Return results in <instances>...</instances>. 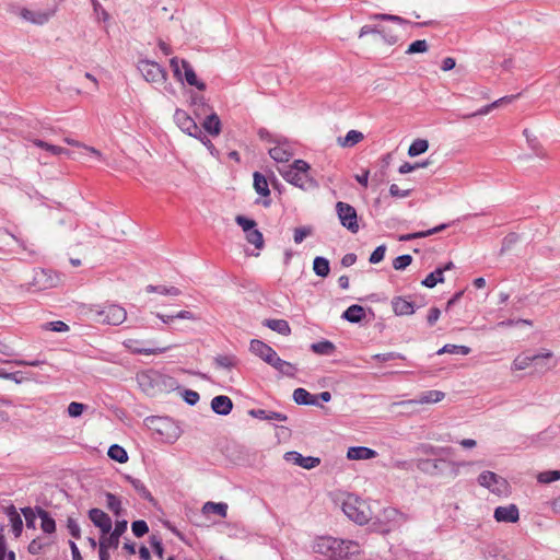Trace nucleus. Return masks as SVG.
I'll use <instances>...</instances> for the list:
<instances>
[{"label":"nucleus","instance_id":"12","mask_svg":"<svg viewBox=\"0 0 560 560\" xmlns=\"http://www.w3.org/2000/svg\"><path fill=\"white\" fill-rule=\"evenodd\" d=\"M58 11V5L52 4L48 7L45 11H32L27 8H21L19 10V15L35 25H44L47 23Z\"/></svg>","mask_w":560,"mask_h":560},{"label":"nucleus","instance_id":"43","mask_svg":"<svg viewBox=\"0 0 560 560\" xmlns=\"http://www.w3.org/2000/svg\"><path fill=\"white\" fill-rule=\"evenodd\" d=\"M471 349L467 346H457V345H445L443 346L436 353L443 354V353H450V354H462L467 355L469 354Z\"/></svg>","mask_w":560,"mask_h":560},{"label":"nucleus","instance_id":"21","mask_svg":"<svg viewBox=\"0 0 560 560\" xmlns=\"http://www.w3.org/2000/svg\"><path fill=\"white\" fill-rule=\"evenodd\" d=\"M189 104L192 107L194 113L197 117L207 115L208 113L213 110L208 100L203 95L198 93H191Z\"/></svg>","mask_w":560,"mask_h":560},{"label":"nucleus","instance_id":"62","mask_svg":"<svg viewBox=\"0 0 560 560\" xmlns=\"http://www.w3.org/2000/svg\"><path fill=\"white\" fill-rule=\"evenodd\" d=\"M385 27L383 26H372V25H363L360 30L359 37H363L369 34H384Z\"/></svg>","mask_w":560,"mask_h":560},{"label":"nucleus","instance_id":"11","mask_svg":"<svg viewBox=\"0 0 560 560\" xmlns=\"http://www.w3.org/2000/svg\"><path fill=\"white\" fill-rule=\"evenodd\" d=\"M464 465L465 463L450 462L444 458L420 459L418 463L420 469L430 474L442 472L444 466H451V471L454 477L459 474V467Z\"/></svg>","mask_w":560,"mask_h":560},{"label":"nucleus","instance_id":"48","mask_svg":"<svg viewBox=\"0 0 560 560\" xmlns=\"http://www.w3.org/2000/svg\"><path fill=\"white\" fill-rule=\"evenodd\" d=\"M370 20H373V21H390V22H395V23H398V24H406V23H408L401 16L393 15V14H386V13H375V14H372V15H370Z\"/></svg>","mask_w":560,"mask_h":560},{"label":"nucleus","instance_id":"37","mask_svg":"<svg viewBox=\"0 0 560 560\" xmlns=\"http://www.w3.org/2000/svg\"><path fill=\"white\" fill-rule=\"evenodd\" d=\"M311 350L319 355H331L336 346L329 340H323L311 345Z\"/></svg>","mask_w":560,"mask_h":560},{"label":"nucleus","instance_id":"6","mask_svg":"<svg viewBox=\"0 0 560 560\" xmlns=\"http://www.w3.org/2000/svg\"><path fill=\"white\" fill-rule=\"evenodd\" d=\"M59 277L49 269H35L28 290L44 291L57 287Z\"/></svg>","mask_w":560,"mask_h":560},{"label":"nucleus","instance_id":"53","mask_svg":"<svg viewBox=\"0 0 560 560\" xmlns=\"http://www.w3.org/2000/svg\"><path fill=\"white\" fill-rule=\"evenodd\" d=\"M131 529L135 536L142 537L149 532V526L144 521L139 520L131 524Z\"/></svg>","mask_w":560,"mask_h":560},{"label":"nucleus","instance_id":"29","mask_svg":"<svg viewBox=\"0 0 560 560\" xmlns=\"http://www.w3.org/2000/svg\"><path fill=\"white\" fill-rule=\"evenodd\" d=\"M252 417L260 420H268V421H285L288 418L284 413L277 412V411H270L265 409H252L248 412Z\"/></svg>","mask_w":560,"mask_h":560},{"label":"nucleus","instance_id":"27","mask_svg":"<svg viewBox=\"0 0 560 560\" xmlns=\"http://www.w3.org/2000/svg\"><path fill=\"white\" fill-rule=\"evenodd\" d=\"M293 400L298 405H304V406H319L318 397L316 395H312L304 388H296L293 392Z\"/></svg>","mask_w":560,"mask_h":560},{"label":"nucleus","instance_id":"59","mask_svg":"<svg viewBox=\"0 0 560 560\" xmlns=\"http://www.w3.org/2000/svg\"><path fill=\"white\" fill-rule=\"evenodd\" d=\"M150 545L153 548V550L156 553V556L160 559H163L164 548H163V545H162V539L159 536H156V535H152L150 537Z\"/></svg>","mask_w":560,"mask_h":560},{"label":"nucleus","instance_id":"5","mask_svg":"<svg viewBox=\"0 0 560 560\" xmlns=\"http://www.w3.org/2000/svg\"><path fill=\"white\" fill-rule=\"evenodd\" d=\"M137 381L144 393L154 395L161 389V385H165L166 381H172V378L158 371L149 370L139 373L137 375Z\"/></svg>","mask_w":560,"mask_h":560},{"label":"nucleus","instance_id":"41","mask_svg":"<svg viewBox=\"0 0 560 560\" xmlns=\"http://www.w3.org/2000/svg\"><path fill=\"white\" fill-rule=\"evenodd\" d=\"M313 270L317 276L322 278L327 277L330 271L328 259L319 256L316 257L313 261Z\"/></svg>","mask_w":560,"mask_h":560},{"label":"nucleus","instance_id":"35","mask_svg":"<svg viewBox=\"0 0 560 560\" xmlns=\"http://www.w3.org/2000/svg\"><path fill=\"white\" fill-rule=\"evenodd\" d=\"M264 325L282 336H289L291 334L290 325L284 319H266Z\"/></svg>","mask_w":560,"mask_h":560},{"label":"nucleus","instance_id":"57","mask_svg":"<svg viewBox=\"0 0 560 560\" xmlns=\"http://www.w3.org/2000/svg\"><path fill=\"white\" fill-rule=\"evenodd\" d=\"M235 222L243 229L245 233L249 230H253V228H256V222L253 219H248L241 214L236 215Z\"/></svg>","mask_w":560,"mask_h":560},{"label":"nucleus","instance_id":"24","mask_svg":"<svg viewBox=\"0 0 560 560\" xmlns=\"http://www.w3.org/2000/svg\"><path fill=\"white\" fill-rule=\"evenodd\" d=\"M393 311L397 316L411 315L415 313V305L402 296H395L392 300Z\"/></svg>","mask_w":560,"mask_h":560},{"label":"nucleus","instance_id":"17","mask_svg":"<svg viewBox=\"0 0 560 560\" xmlns=\"http://www.w3.org/2000/svg\"><path fill=\"white\" fill-rule=\"evenodd\" d=\"M445 397V394L441 390L432 389L424 392L419 395L417 399L404 400L399 402H395V405L404 406V405H413V404H434L441 401Z\"/></svg>","mask_w":560,"mask_h":560},{"label":"nucleus","instance_id":"33","mask_svg":"<svg viewBox=\"0 0 560 560\" xmlns=\"http://www.w3.org/2000/svg\"><path fill=\"white\" fill-rule=\"evenodd\" d=\"M364 316V308L358 304L349 306L342 314V318L350 323H360Z\"/></svg>","mask_w":560,"mask_h":560},{"label":"nucleus","instance_id":"10","mask_svg":"<svg viewBox=\"0 0 560 560\" xmlns=\"http://www.w3.org/2000/svg\"><path fill=\"white\" fill-rule=\"evenodd\" d=\"M478 483L498 495L506 493L509 487V483L504 478L489 470L482 471L478 476Z\"/></svg>","mask_w":560,"mask_h":560},{"label":"nucleus","instance_id":"20","mask_svg":"<svg viewBox=\"0 0 560 560\" xmlns=\"http://www.w3.org/2000/svg\"><path fill=\"white\" fill-rule=\"evenodd\" d=\"M277 145L269 149V155L278 163L289 162L293 156L292 149L288 145L285 141H281L280 139L276 142Z\"/></svg>","mask_w":560,"mask_h":560},{"label":"nucleus","instance_id":"54","mask_svg":"<svg viewBox=\"0 0 560 560\" xmlns=\"http://www.w3.org/2000/svg\"><path fill=\"white\" fill-rule=\"evenodd\" d=\"M94 13L98 21L107 22L109 20L108 12L102 7L98 0H91Z\"/></svg>","mask_w":560,"mask_h":560},{"label":"nucleus","instance_id":"39","mask_svg":"<svg viewBox=\"0 0 560 560\" xmlns=\"http://www.w3.org/2000/svg\"><path fill=\"white\" fill-rule=\"evenodd\" d=\"M149 293H159L163 295L178 296L182 291L176 287H166V285H153L149 284L145 288Z\"/></svg>","mask_w":560,"mask_h":560},{"label":"nucleus","instance_id":"26","mask_svg":"<svg viewBox=\"0 0 560 560\" xmlns=\"http://www.w3.org/2000/svg\"><path fill=\"white\" fill-rule=\"evenodd\" d=\"M377 453L366 446H352L348 448L347 457L352 460L371 459L374 458Z\"/></svg>","mask_w":560,"mask_h":560},{"label":"nucleus","instance_id":"32","mask_svg":"<svg viewBox=\"0 0 560 560\" xmlns=\"http://www.w3.org/2000/svg\"><path fill=\"white\" fill-rule=\"evenodd\" d=\"M7 515L9 516L14 536L16 538L20 537L22 534V530H23V521H22L20 514L16 512V509L14 505H10L7 509Z\"/></svg>","mask_w":560,"mask_h":560},{"label":"nucleus","instance_id":"2","mask_svg":"<svg viewBox=\"0 0 560 560\" xmlns=\"http://www.w3.org/2000/svg\"><path fill=\"white\" fill-rule=\"evenodd\" d=\"M311 166L304 160H295L291 165L279 168L281 176L290 184L311 190L318 187L317 182L310 175Z\"/></svg>","mask_w":560,"mask_h":560},{"label":"nucleus","instance_id":"3","mask_svg":"<svg viewBox=\"0 0 560 560\" xmlns=\"http://www.w3.org/2000/svg\"><path fill=\"white\" fill-rule=\"evenodd\" d=\"M170 66L174 72V77L179 81H186L187 84L197 88L199 91H205L207 85L205 82L198 80L195 70L186 59H178L173 57L170 60Z\"/></svg>","mask_w":560,"mask_h":560},{"label":"nucleus","instance_id":"36","mask_svg":"<svg viewBox=\"0 0 560 560\" xmlns=\"http://www.w3.org/2000/svg\"><path fill=\"white\" fill-rule=\"evenodd\" d=\"M254 188L256 192L262 197H268L270 195L267 178L259 172L254 173Z\"/></svg>","mask_w":560,"mask_h":560},{"label":"nucleus","instance_id":"52","mask_svg":"<svg viewBox=\"0 0 560 560\" xmlns=\"http://www.w3.org/2000/svg\"><path fill=\"white\" fill-rule=\"evenodd\" d=\"M412 262V257L408 254L400 255L393 260V267L396 270H404Z\"/></svg>","mask_w":560,"mask_h":560},{"label":"nucleus","instance_id":"9","mask_svg":"<svg viewBox=\"0 0 560 560\" xmlns=\"http://www.w3.org/2000/svg\"><path fill=\"white\" fill-rule=\"evenodd\" d=\"M336 211L343 228L349 230L351 233L359 232L360 226L358 223V213L354 207L347 202L338 201L336 203Z\"/></svg>","mask_w":560,"mask_h":560},{"label":"nucleus","instance_id":"30","mask_svg":"<svg viewBox=\"0 0 560 560\" xmlns=\"http://www.w3.org/2000/svg\"><path fill=\"white\" fill-rule=\"evenodd\" d=\"M269 365H271L272 368L278 370L281 374L287 375V376H294L295 372H296V368L294 364L280 359L277 353L272 358V361L269 362Z\"/></svg>","mask_w":560,"mask_h":560},{"label":"nucleus","instance_id":"22","mask_svg":"<svg viewBox=\"0 0 560 560\" xmlns=\"http://www.w3.org/2000/svg\"><path fill=\"white\" fill-rule=\"evenodd\" d=\"M233 408V402L230 397L225 395H219L212 398L211 409L213 412L220 416H228Z\"/></svg>","mask_w":560,"mask_h":560},{"label":"nucleus","instance_id":"8","mask_svg":"<svg viewBox=\"0 0 560 560\" xmlns=\"http://www.w3.org/2000/svg\"><path fill=\"white\" fill-rule=\"evenodd\" d=\"M97 320L107 325H120L127 318L126 310L118 304L104 305L102 310L96 311Z\"/></svg>","mask_w":560,"mask_h":560},{"label":"nucleus","instance_id":"7","mask_svg":"<svg viewBox=\"0 0 560 560\" xmlns=\"http://www.w3.org/2000/svg\"><path fill=\"white\" fill-rule=\"evenodd\" d=\"M138 70L149 83H164L167 79L166 70L155 61L140 60Z\"/></svg>","mask_w":560,"mask_h":560},{"label":"nucleus","instance_id":"4","mask_svg":"<svg viewBox=\"0 0 560 560\" xmlns=\"http://www.w3.org/2000/svg\"><path fill=\"white\" fill-rule=\"evenodd\" d=\"M343 513L353 522L363 525L371 520V512L365 502L358 498L349 497L342 503Z\"/></svg>","mask_w":560,"mask_h":560},{"label":"nucleus","instance_id":"55","mask_svg":"<svg viewBox=\"0 0 560 560\" xmlns=\"http://www.w3.org/2000/svg\"><path fill=\"white\" fill-rule=\"evenodd\" d=\"M170 349V347H163V348H140V346H137L132 348V352L137 354H160L164 353Z\"/></svg>","mask_w":560,"mask_h":560},{"label":"nucleus","instance_id":"49","mask_svg":"<svg viewBox=\"0 0 560 560\" xmlns=\"http://www.w3.org/2000/svg\"><path fill=\"white\" fill-rule=\"evenodd\" d=\"M106 504L107 508L114 512L116 515L120 514L121 511V502L120 500L113 493L107 492L106 493Z\"/></svg>","mask_w":560,"mask_h":560},{"label":"nucleus","instance_id":"56","mask_svg":"<svg viewBox=\"0 0 560 560\" xmlns=\"http://www.w3.org/2000/svg\"><path fill=\"white\" fill-rule=\"evenodd\" d=\"M385 253H386V245L382 244V245L377 246L371 254L369 261L371 264L381 262L385 257Z\"/></svg>","mask_w":560,"mask_h":560},{"label":"nucleus","instance_id":"13","mask_svg":"<svg viewBox=\"0 0 560 560\" xmlns=\"http://www.w3.org/2000/svg\"><path fill=\"white\" fill-rule=\"evenodd\" d=\"M174 121L178 128L190 137L200 135V128L184 109L177 108L174 113Z\"/></svg>","mask_w":560,"mask_h":560},{"label":"nucleus","instance_id":"15","mask_svg":"<svg viewBox=\"0 0 560 560\" xmlns=\"http://www.w3.org/2000/svg\"><path fill=\"white\" fill-rule=\"evenodd\" d=\"M493 517L499 523H516L520 518V511L515 504L498 506L494 510Z\"/></svg>","mask_w":560,"mask_h":560},{"label":"nucleus","instance_id":"50","mask_svg":"<svg viewBox=\"0 0 560 560\" xmlns=\"http://www.w3.org/2000/svg\"><path fill=\"white\" fill-rule=\"evenodd\" d=\"M558 479H560V470H548V471L540 472L537 476V480L540 483H550Z\"/></svg>","mask_w":560,"mask_h":560},{"label":"nucleus","instance_id":"18","mask_svg":"<svg viewBox=\"0 0 560 560\" xmlns=\"http://www.w3.org/2000/svg\"><path fill=\"white\" fill-rule=\"evenodd\" d=\"M89 517L92 523L101 529L103 535L112 530V520L104 511L96 508L91 509L89 511Z\"/></svg>","mask_w":560,"mask_h":560},{"label":"nucleus","instance_id":"40","mask_svg":"<svg viewBox=\"0 0 560 560\" xmlns=\"http://www.w3.org/2000/svg\"><path fill=\"white\" fill-rule=\"evenodd\" d=\"M38 516L42 520L40 527L43 532L51 534L56 530V523L49 513L43 509H38Z\"/></svg>","mask_w":560,"mask_h":560},{"label":"nucleus","instance_id":"46","mask_svg":"<svg viewBox=\"0 0 560 560\" xmlns=\"http://www.w3.org/2000/svg\"><path fill=\"white\" fill-rule=\"evenodd\" d=\"M33 144L35 147L39 148V149H44V150L50 152L54 155H60V154H63V153H68V150H66L65 148L47 143L44 140H40V139H35L33 141Z\"/></svg>","mask_w":560,"mask_h":560},{"label":"nucleus","instance_id":"19","mask_svg":"<svg viewBox=\"0 0 560 560\" xmlns=\"http://www.w3.org/2000/svg\"><path fill=\"white\" fill-rule=\"evenodd\" d=\"M249 350L268 364L277 353L269 345L258 339H253L250 341Z\"/></svg>","mask_w":560,"mask_h":560},{"label":"nucleus","instance_id":"63","mask_svg":"<svg viewBox=\"0 0 560 560\" xmlns=\"http://www.w3.org/2000/svg\"><path fill=\"white\" fill-rule=\"evenodd\" d=\"M131 483L142 498L152 500V495H151L150 491L147 489V487L140 480L133 479L131 481Z\"/></svg>","mask_w":560,"mask_h":560},{"label":"nucleus","instance_id":"61","mask_svg":"<svg viewBox=\"0 0 560 560\" xmlns=\"http://www.w3.org/2000/svg\"><path fill=\"white\" fill-rule=\"evenodd\" d=\"M412 189H400L396 184L389 186V195L395 198H406L411 195Z\"/></svg>","mask_w":560,"mask_h":560},{"label":"nucleus","instance_id":"16","mask_svg":"<svg viewBox=\"0 0 560 560\" xmlns=\"http://www.w3.org/2000/svg\"><path fill=\"white\" fill-rule=\"evenodd\" d=\"M285 460L293 463L305 469H312L320 464V458L314 456H303L295 451L287 452L284 455Z\"/></svg>","mask_w":560,"mask_h":560},{"label":"nucleus","instance_id":"25","mask_svg":"<svg viewBox=\"0 0 560 560\" xmlns=\"http://www.w3.org/2000/svg\"><path fill=\"white\" fill-rule=\"evenodd\" d=\"M205 116L206 118L202 121L203 129L213 137L219 136L222 127L219 116L213 110Z\"/></svg>","mask_w":560,"mask_h":560},{"label":"nucleus","instance_id":"51","mask_svg":"<svg viewBox=\"0 0 560 560\" xmlns=\"http://www.w3.org/2000/svg\"><path fill=\"white\" fill-rule=\"evenodd\" d=\"M429 48V45L425 39H418L411 43L407 49V54H418L425 52Z\"/></svg>","mask_w":560,"mask_h":560},{"label":"nucleus","instance_id":"47","mask_svg":"<svg viewBox=\"0 0 560 560\" xmlns=\"http://www.w3.org/2000/svg\"><path fill=\"white\" fill-rule=\"evenodd\" d=\"M246 240L248 243L253 244L257 249H261L264 247V236L259 230L253 228L246 232Z\"/></svg>","mask_w":560,"mask_h":560},{"label":"nucleus","instance_id":"28","mask_svg":"<svg viewBox=\"0 0 560 560\" xmlns=\"http://www.w3.org/2000/svg\"><path fill=\"white\" fill-rule=\"evenodd\" d=\"M447 226H448L447 223H442V224H440V225H438L435 228H432L430 230H427V231H420V232H415V233L401 234V235H399L398 240L400 242H408V241H412V240H416V238L427 237V236H430V235H433L435 233L444 231Z\"/></svg>","mask_w":560,"mask_h":560},{"label":"nucleus","instance_id":"64","mask_svg":"<svg viewBox=\"0 0 560 560\" xmlns=\"http://www.w3.org/2000/svg\"><path fill=\"white\" fill-rule=\"evenodd\" d=\"M45 329H48L51 331H57V332H63V331L69 330V326L61 320H56V322L47 323L45 325Z\"/></svg>","mask_w":560,"mask_h":560},{"label":"nucleus","instance_id":"31","mask_svg":"<svg viewBox=\"0 0 560 560\" xmlns=\"http://www.w3.org/2000/svg\"><path fill=\"white\" fill-rule=\"evenodd\" d=\"M364 139V136L361 131L350 130L345 137H339L337 139V143L341 148H352Z\"/></svg>","mask_w":560,"mask_h":560},{"label":"nucleus","instance_id":"14","mask_svg":"<svg viewBox=\"0 0 560 560\" xmlns=\"http://www.w3.org/2000/svg\"><path fill=\"white\" fill-rule=\"evenodd\" d=\"M552 355H553L552 352L549 350H547L542 353L533 354V355L520 354L514 359V361L512 363V370L513 371L525 370L528 366H530L533 364V362H538L539 360H542V359H551Z\"/></svg>","mask_w":560,"mask_h":560},{"label":"nucleus","instance_id":"45","mask_svg":"<svg viewBox=\"0 0 560 560\" xmlns=\"http://www.w3.org/2000/svg\"><path fill=\"white\" fill-rule=\"evenodd\" d=\"M429 148V142L424 139H417L415 140L409 149H408V155L413 158V156H418L422 153H424Z\"/></svg>","mask_w":560,"mask_h":560},{"label":"nucleus","instance_id":"60","mask_svg":"<svg viewBox=\"0 0 560 560\" xmlns=\"http://www.w3.org/2000/svg\"><path fill=\"white\" fill-rule=\"evenodd\" d=\"M194 138L200 140V142L209 150L211 155L217 156L218 150L211 142V140L200 130V135H196Z\"/></svg>","mask_w":560,"mask_h":560},{"label":"nucleus","instance_id":"42","mask_svg":"<svg viewBox=\"0 0 560 560\" xmlns=\"http://www.w3.org/2000/svg\"><path fill=\"white\" fill-rule=\"evenodd\" d=\"M107 454L112 459H114L120 464H124L128 460V454H127L126 450L118 444H113L108 448Z\"/></svg>","mask_w":560,"mask_h":560},{"label":"nucleus","instance_id":"58","mask_svg":"<svg viewBox=\"0 0 560 560\" xmlns=\"http://www.w3.org/2000/svg\"><path fill=\"white\" fill-rule=\"evenodd\" d=\"M85 408L86 406L84 404L72 401L68 406V415L71 418L80 417Z\"/></svg>","mask_w":560,"mask_h":560},{"label":"nucleus","instance_id":"44","mask_svg":"<svg viewBox=\"0 0 560 560\" xmlns=\"http://www.w3.org/2000/svg\"><path fill=\"white\" fill-rule=\"evenodd\" d=\"M444 282V276H442L441 268H436L434 271L429 273L423 280L422 285L427 288H434L438 283Z\"/></svg>","mask_w":560,"mask_h":560},{"label":"nucleus","instance_id":"34","mask_svg":"<svg viewBox=\"0 0 560 560\" xmlns=\"http://www.w3.org/2000/svg\"><path fill=\"white\" fill-rule=\"evenodd\" d=\"M218 369L232 370L238 364V359L234 354H220L213 359Z\"/></svg>","mask_w":560,"mask_h":560},{"label":"nucleus","instance_id":"38","mask_svg":"<svg viewBox=\"0 0 560 560\" xmlns=\"http://www.w3.org/2000/svg\"><path fill=\"white\" fill-rule=\"evenodd\" d=\"M202 512L205 514L215 513V514L220 515L221 517H226L228 504L223 503V502H220V503L206 502L202 506Z\"/></svg>","mask_w":560,"mask_h":560},{"label":"nucleus","instance_id":"1","mask_svg":"<svg viewBox=\"0 0 560 560\" xmlns=\"http://www.w3.org/2000/svg\"><path fill=\"white\" fill-rule=\"evenodd\" d=\"M313 550L330 559H346L359 552V545L353 540L323 536L315 540Z\"/></svg>","mask_w":560,"mask_h":560},{"label":"nucleus","instance_id":"23","mask_svg":"<svg viewBox=\"0 0 560 560\" xmlns=\"http://www.w3.org/2000/svg\"><path fill=\"white\" fill-rule=\"evenodd\" d=\"M127 529V521H118L115 525L114 530L110 533L109 536H104L100 540V542H104L110 548L116 549L119 545V537L126 532Z\"/></svg>","mask_w":560,"mask_h":560}]
</instances>
